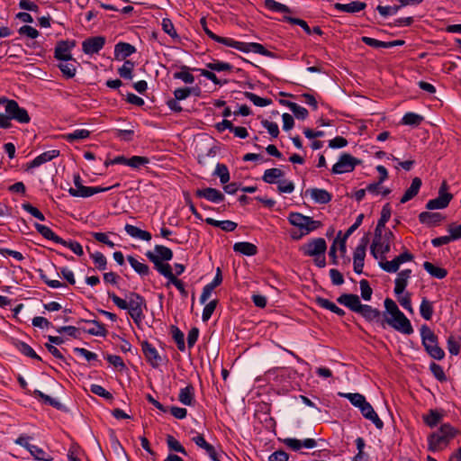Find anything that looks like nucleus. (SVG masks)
<instances>
[{
    "label": "nucleus",
    "instance_id": "5fc2aeb1",
    "mask_svg": "<svg viewBox=\"0 0 461 461\" xmlns=\"http://www.w3.org/2000/svg\"><path fill=\"white\" fill-rule=\"evenodd\" d=\"M154 253L161 260L166 262L171 260L173 258V251L171 249L163 246V245H156L154 247Z\"/></svg>",
    "mask_w": 461,
    "mask_h": 461
},
{
    "label": "nucleus",
    "instance_id": "1a4fd4ad",
    "mask_svg": "<svg viewBox=\"0 0 461 461\" xmlns=\"http://www.w3.org/2000/svg\"><path fill=\"white\" fill-rule=\"evenodd\" d=\"M75 40H61L55 46L54 58L60 61H73L77 63L76 59L72 57L71 50L76 47Z\"/></svg>",
    "mask_w": 461,
    "mask_h": 461
},
{
    "label": "nucleus",
    "instance_id": "dca6fc26",
    "mask_svg": "<svg viewBox=\"0 0 461 461\" xmlns=\"http://www.w3.org/2000/svg\"><path fill=\"white\" fill-rule=\"evenodd\" d=\"M337 302L356 313L363 304L358 295L354 294H342L337 298Z\"/></svg>",
    "mask_w": 461,
    "mask_h": 461
},
{
    "label": "nucleus",
    "instance_id": "58836bf2",
    "mask_svg": "<svg viewBox=\"0 0 461 461\" xmlns=\"http://www.w3.org/2000/svg\"><path fill=\"white\" fill-rule=\"evenodd\" d=\"M461 348V337L459 335L451 334L447 339V348L450 355L457 356Z\"/></svg>",
    "mask_w": 461,
    "mask_h": 461
},
{
    "label": "nucleus",
    "instance_id": "a211bd4d",
    "mask_svg": "<svg viewBox=\"0 0 461 461\" xmlns=\"http://www.w3.org/2000/svg\"><path fill=\"white\" fill-rule=\"evenodd\" d=\"M359 411L361 414L366 420H371L377 429H382L384 428V422L378 417L372 405L366 400L364 402V404L360 407Z\"/></svg>",
    "mask_w": 461,
    "mask_h": 461
},
{
    "label": "nucleus",
    "instance_id": "a19ab883",
    "mask_svg": "<svg viewBox=\"0 0 461 461\" xmlns=\"http://www.w3.org/2000/svg\"><path fill=\"white\" fill-rule=\"evenodd\" d=\"M339 395L348 399L353 406L358 409H360L366 400V397L359 393H339Z\"/></svg>",
    "mask_w": 461,
    "mask_h": 461
},
{
    "label": "nucleus",
    "instance_id": "f704fd0d",
    "mask_svg": "<svg viewBox=\"0 0 461 461\" xmlns=\"http://www.w3.org/2000/svg\"><path fill=\"white\" fill-rule=\"evenodd\" d=\"M284 176H285L284 171H282L280 168L273 167V168L265 170V172L262 176V180L265 183L270 184V185L278 184L279 180H277V179L283 177Z\"/></svg>",
    "mask_w": 461,
    "mask_h": 461
},
{
    "label": "nucleus",
    "instance_id": "09e8293b",
    "mask_svg": "<svg viewBox=\"0 0 461 461\" xmlns=\"http://www.w3.org/2000/svg\"><path fill=\"white\" fill-rule=\"evenodd\" d=\"M166 442L167 447L170 451H175L181 453L185 456L187 455L185 448L182 446V444L172 435H167Z\"/></svg>",
    "mask_w": 461,
    "mask_h": 461
},
{
    "label": "nucleus",
    "instance_id": "a878e982",
    "mask_svg": "<svg viewBox=\"0 0 461 461\" xmlns=\"http://www.w3.org/2000/svg\"><path fill=\"white\" fill-rule=\"evenodd\" d=\"M422 181L420 177L416 176L412 179L410 187L405 191L402 198L400 199L401 203H405L408 201L414 198L421 187Z\"/></svg>",
    "mask_w": 461,
    "mask_h": 461
},
{
    "label": "nucleus",
    "instance_id": "37998d69",
    "mask_svg": "<svg viewBox=\"0 0 461 461\" xmlns=\"http://www.w3.org/2000/svg\"><path fill=\"white\" fill-rule=\"evenodd\" d=\"M134 62L125 59L123 65L118 69V74L121 77L131 80L133 78Z\"/></svg>",
    "mask_w": 461,
    "mask_h": 461
},
{
    "label": "nucleus",
    "instance_id": "c85d7f7f",
    "mask_svg": "<svg viewBox=\"0 0 461 461\" xmlns=\"http://www.w3.org/2000/svg\"><path fill=\"white\" fill-rule=\"evenodd\" d=\"M306 192H310L314 202L320 204L329 203L332 200V194L325 189L312 188Z\"/></svg>",
    "mask_w": 461,
    "mask_h": 461
},
{
    "label": "nucleus",
    "instance_id": "79ce46f5",
    "mask_svg": "<svg viewBox=\"0 0 461 461\" xmlns=\"http://www.w3.org/2000/svg\"><path fill=\"white\" fill-rule=\"evenodd\" d=\"M170 330H171L172 339L176 342L178 350L181 352H184L185 350L184 333L179 330L178 327H176L175 325H172Z\"/></svg>",
    "mask_w": 461,
    "mask_h": 461
},
{
    "label": "nucleus",
    "instance_id": "0eeeda50",
    "mask_svg": "<svg viewBox=\"0 0 461 461\" xmlns=\"http://www.w3.org/2000/svg\"><path fill=\"white\" fill-rule=\"evenodd\" d=\"M32 438L26 434H21L15 440L14 443L26 448L31 455L34 457V459L39 461H52L53 457L47 454L42 448L39 447L36 445H32L30 443V440Z\"/></svg>",
    "mask_w": 461,
    "mask_h": 461
},
{
    "label": "nucleus",
    "instance_id": "aec40b11",
    "mask_svg": "<svg viewBox=\"0 0 461 461\" xmlns=\"http://www.w3.org/2000/svg\"><path fill=\"white\" fill-rule=\"evenodd\" d=\"M418 218L421 224L427 225L428 227L438 226L445 220V216L440 212H421Z\"/></svg>",
    "mask_w": 461,
    "mask_h": 461
},
{
    "label": "nucleus",
    "instance_id": "680f3d73",
    "mask_svg": "<svg viewBox=\"0 0 461 461\" xmlns=\"http://www.w3.org/2000/svg\"><path fill=\"white\" fill-rule=\"evenodd\" d=\"M429 370L432 373V375H434V377L437 380H438L439 382L447 381V375L444 372L443 367L440 365H438L435 362H431L429 365Z\"/></svg>",
    "mask_w": 461,
    "mask_h": 461
},
{
    "label": "nucleus",
    "instance_id": "8fccbe9b",
    "mask_svg": "<svg viewBox=\"0 0 461 461\" xmlns=\"http://www.w3.org/2000/svg\"><path fill=\"white\" fill-rule=\"evenodd\" d=\"M90 136V131L86 129H77L73 132L64 135V139L68 142H74L79 140L87 139Z\"/></svg>",
    "mask_w": 461,
    "mask_h": 461
},
{
    "label": "nucleus",
    "instance_id": "bf43d9fd",
    "mask_svg": "<svg viewBox=\"0 0 461 461\" xmlns=\"http://www.w3.org/2000/svg\"><path fill=\"white\" fill-rule=\"evenodd\" d=\"M400 5H377L376 11L383 16L387 17L391 15H394L398 13V11L401 9Z\"/></svg>",
    "mask_w": 461,
    "mask_h": 461
},
{
    "label": "nucleus",
    "instance_id": "f03ea898",
    "mask_svg": "<svg viewBox=\"0 0 461 461\" xmlns=\"http://www.w3.org/2000/svg\"><path fill=\"white\" fill-rule=\"evenodd\" d=\"M457 433L458 429L454 428L451 424H442L437 431L428 436V450L429 452H438L445 449Z\"/></svg>",
    "mask_w": 461,
    "mask_h": 461
},
{
    "label": "nucleus",
    "instance_id": "393cba45",
    "mask_svg": "<svg viewBox=\"0 0 461 461\" xmlns=\"http://www.w3.org/2000/svg\"><path fill=\"white\" fill-rule=\"evenodd\" d=\"M420 337H421V344L426 348V346L434 347V345L438 344V336L434 333V331L426 324H423L420 329Z\"/></svg>",
    "mask_w": 461,
    "mask_h": 461
},
{
    "label": "nucleus",
    "instance_id": "9b49d317",
    "mask_svg": "<svg viewBox=\"0 0 461 461\" xmlns=\"http://www.w3.org/2000/svg\"><path fill=\"white\" fill-rule=\"evenodd\" d=\"M359 164H361L360 159L353 157L348 153H343L340 155L338 162L333 165L331 172L333 174L352 172Z\"/></svg>",
    "mask_w": 461,
    "mask_h": 461
},
{
    "label": "nucleus",
    "instance_id": "bb28decb",
    "mask_svg": "<svg viewBox=\"0 0 461 461\" xmlns=\"http://www.w3.org/2000/svg\"><path fill=\"white\" fill-rule=\"evenodd\" d=\"M34 228L46 240H52L57 244L64 243V239L57 235L50 227L35 222Z\"/></svg>",
    "mask_w": 461,
    "mask_h": 461
},
{
    "label": "nucleus",
    "instance_id": "774afa93",
    "mask_svg": "<svg viewBox=\"0 0 461 461\" xmlns=\"http://www.w3.org/2000/svg\"><path fill=\"white\" fill-rule=\"evenodd\" d=\"M219 301L217 299H214L211 302H209L203 308V313H202V320L203 321H207L211 319L213 312L215 311L217 304Z\"/></svg>",
    "mask_w": 461,
    "mask_h": 461
},
{
    "label": "nucleus",
    "instance_id": "f257e3e1",
    "mask_svg": "<svg viewBox=\"0 0 461 461\" xmlns=\"http://www.w3.org/2000/svg\"><path fill=\"white\" fill-rule=\"evenodd\" d=\"M108 297L121 310H127L129 315L136 325H140L144 319V310H147V303L145 298L136 293L129 292L126 299H122L113 292L107 293Z\"/></svg>",
    "mask_w": 461,
    "mask_h": 461
},
{
    "label": "nucleus",
    "instance_id": "69168bd1",
    "mask_svg": "<svg viewBox=\"0 0 461 461\" xmlns=\"http://www.w3.org/2000/svg\"><path fill=\"white\" fill-rule=\"evenodd\" d=\"M361 298L364 301H370L373 294V289L371 288L369 282L366 279H362L359 282Z\"/></svg>",
    "mask_w": 461,
    "mask_h": 461
},
{
    "label": "nucleus",
    "instance_id": "0e129e2a",
    "mask_svg": "<svg viewBox=\"0 0 461 461\" xmlns=\"http://www.w3.org/2000/svg\"><path fill=\"white\" fill-rule=\"evenodd\" d=\"M379 267L387 273H396L399 270L400 264L397 261L396 258H394L391 261H383V259L379 262Z\"/></svg>",
    "mask_w": 461,
    "mask_h": 461
},
{
    "label": "nucleus",
    "instance_id": "7ed1b4c3",
    "mask_svg": "<svg viewBox=\"0 0 461 461\" xmlns=\"http://www.w3.org/2000/svg\"><path fill=\"white\" fill-rule=\"evenodd\" d=\"M221 44L234 48L244 53L254 52L268 58L276 57V53L267 50L262 44L258 42H242L235 41L232 38L225 37L224 40H221Z\"/></svg>",
    "mask_w": 461,
    "mask_h": 461
},
{
    "label": "nucleus",
    "instance_id": "f8f14e48",
    "mask_svg": "<svg viewBox=\"0 0 461 461\" xmlns=\"http://www.w3.org/2000/svg\"><path fill=\"white\" fill-rule=\"evenodd\" d=\"M106 42L104 36H94L86 38L82 42V50L86 55L98 54L99 51L104 48Z\"/></svg>",
    "mask_w": 461,
    "mask_h": 461
},
{
    "label": "nucleus",
    "instance_id": "72a5a7b5",
    "mask_svg": "<svg viewBox=\"0 0 461 461\" xmlns=\"http://www.w3.org/2000/svg\"><path fill=\"white\" fill-rule=\"evenodd\" d=\"M394 239V234L390 230H385L384 233V240L380 243L377 248V253L380 252L382 257L381 258H384V255L390 252L391 250V243Z\"/></svg>",
    "mask_w": 461,
    "mask_h": 461
},
{
    "label": "nucleus",
    "instance_id": "20e7f679",
    "mask_svg": "<svg viewBox=\"0 0 461 461\" xmlns=\"http://www.w3.org/2000/svg\"><path fill=\"white\" fill-rule=\"evenodd\" d=\"M73 181H74L75 188L70 187L68 189V194L74 197L86 198V197H90L94 194L106 192L114 187L120 186V184L117 183L113 185L107 186V187H102V186L87 187V186L82 185V179H81V176H79V174L74 175Z\"/></svg>",
    "mask_w": 461,
    "mask_h": 461
},
{
    "label": "nucleus",
    "instance_id": "c9c22d12",
    "mask_svg": "<svg viewBox=\"0 0 461 461\" xmlns=\"http://www.w3.org/2000/svg\"><path fill=\"white\" fill-rule=\"evenodd\" d=\"M15 348L17 350L24 355L25 357H28L32 359H35L38 361H42V358L34 351V349L26 342L23 341H16L14 343Z\"/></svg>",
    "mask_w": 461,
    "mask_h": 461
},
{
    "label": "nucleus",
    "instance_id": "ea45409f",
    "mask_svg": "<svg viewBox=\"0 0 461 461\" xmlns=\"http://www.w3.org/2000/svg\"><path fill=\"white\" fill-rule=\"evenodd\" d=\"M420 316L426 320L430 321L434 313L433 303L423 297L420 305Z\"/></svg>",
    "mask_w": 461,
    "mask_h": 461
},
{
    "label": "nucleus",
    "instance_id": "6e6d98bb",
    "mask_svg": "<svg viewBox=\"0 0 461 461\" xmlns=\"http://www.w3.org/2000/svg\"><path fill=\"white\" fill-rule=\"evenodd\" d=\"M90 258L98 270L104 271L107 268V259L102 252L90 253Z\"/></svg>",
    "mask_w": 461,
    "mask_h": 461
},
{
    "label": "nucleus",
    "instance_id": "6e6552de",
    "mask_svg": "<svg viewBox=\"0 0 461 461\" xmlns=\"http://www.w3.org/2000/svg\"><path fill=\"white\" fill-rule=\"evenodd\" d=\"M5 103V113L11 115L12 120L20 123H29L31 117L25 108L20 107L18 103L13 99L3 98Z\"/></svg>",
    "mask_w": 461,
    "mask_h": 461
},
{
    "label": "nucleus",
    "instance_id": "2f4dec72",
    "mask_svg": "<svg viewBox=\"0 0 461 461\" xmlns=\"http://www.w3.org/2000/svg\"><path fill=\"white\" fill-rule=\"evenodd\" d=\"M233 250L248 257L255 256L258 253L257 246L247 241L236 242L233 245Z\"/></svg>",
    "mask_w": 461,
    "mask_h": 461
},
{
    "label": "nucleus",
    "instance_id": "de8ad7c7",
    "mask_svg": "<svg viewBox=\"0 0 461 461\" xmlns=\"http://www.w3.org/2000/svg\"><path fill=\"white\" fill-rule=\"evenodd\" d=\"M213 175L217 176L220 178V182L222 185L227 184L230 178L228 167L222 163H218L216 165Z\"/></svg>",
    "mask_w": 461,
    "mask_h": 461
},
{
    "label": "nucleus",
    "instance_id": "ddd939ff",
    "mask_svg": "<svg viewBox=\"0 0 461 461\" xmlns=\"http://www.w3.org/2000/svg\"><path fill=\"white\" fill-rule=\"evenodd\" d=\"M326 249L327 243L323 238L312 239L302 248L303 254L308 257L319 256L325 253Z\"/></svg>",
    "mask_w": 461,
    "mask_h": 461
},
{
    "label": "nucleus",
    "instance_id": "b1692460",
    "mask_svg": "<svg viewBox=\"0 0 461 461\" xmlns=\"http://www.w3.org/2000/svg\"><path fill=\"white\" fill-rule=\"evenodd\" d=\"M366 4L361 1H352L348 4L335 3L333 8L338 12L356 14L365 10Z\"/></svg>",
    "mask_w": 461,
    "mask_h": 461
},
{
    "label": "nucleus",
    "instance_id": "473e14b6",
    "mask_svg": "<svg viewBox=\"0 0 461 461\" xmlns=\"http://www.w3.org/2000/svg\"><path fill=\"white\" fill-rule=\"evenodd\" d=\"M124 230L126 233L132 238L140 239L145 241H149L152 238L149 231L140 230V228L131 224L127 223L124 227Z\"/></svg>",
    "mask_w": 461,
    "mask_h": 461
},
{
    "label": "nucleus",
    "instance_id": "6ab92c4d",
    "mask_svg": "<svg viewBox=\"0 0 461 461\" xmlns=\"http://www.w3.org/2000/svg\"><path fill=\"white\" fill-rule=\"evenodd\" d=\"M357 313L361 315L366 321H375L379 323V325L381 326V321L383 319L381 317V312L378 309L373 308L371 305L368 304H362V306L360 307Z\"/></svg>",
    "mask_w": 461,
    "mask_h": 461
},
{
    "label": "nucleus",
    "instance_id": "3c124183",
    "mask_svg": "<svg viewBox=\"0 0 461 461\" xmlns=\"http://www.w3.org/2000/svg\"><path fill=\"white\" fill-rule=\"evenodd\" d=\"M58 68L66 79L73 78L76 76L77 67L73 63H68V61L61 62L58 65Z\"/></svg>",
    "mask_w": 461,
    "mask_h": 461
},
{
    "label": "nucleus",
    "instance_id": "412c9836",
    "mask_svg": "<svg viewBox=\"0 0 461 461\" xmlns=\"http://www.w3.org/2000/svg\"><path fill=\"white\" fill-rule=\"evenodd\" d=\"M411 269H403L401 272L398 273L397 277L394 280V294L395 295H401L403 294L404 290L406 289L409 279L411 276Z\"/></svg>",
    "mask_w": 461,
    "mask_h": 461
},
{
    "label": "nucleus",
    "instance_id": "c03bdc74",
    "mask_svg": "<svg viewBox=\"0 0 461 461\" xmlns=\"http://www.w3.org/2000/svg\"><path fill=\"white\" fill-rule=\"evenodd\" d=\"M423 116L412 112H409L403 115L402 119V124L417 127L423 122Z\"/></svg>",
    "mask_w": 461,
    "mask_h": 461
},
{
    "label": "nucleus",
    "instance_id": "423d86ee",
    "mask_svg": "<svg viewBox=\"0 0 461 461\" xmlns=\"http://www.w3.org/2000/svg\"><path fill=\"white\" fill-rule=\"evenodd\" d=\"M448 189L449 185L446 180H443L438 189V196L428 201L426 209L431 211L447 208L453 199V194L448 192Z\"/></svg>",
    "mask_w": 461,
    "mask_h": 461
},
{
    "label": "nucleus",
    "instance_id": "052dcab7",
    "mask_svg": "<svg viewBox=\"0 0 461 461\" xmlns=\"http://www.w3.org/2000/svg\"><path fill=\"white\" fill-rule=\"evenodd\" d=\"M90 392L95 395L103 397L104 399L112 402L113 400V394L105 390L102 385L91 384Z\"/></svg>",
    "mask_w": 461,
    "mask_h": 461
},
{
    "label": "nucleus",
    "instance_id": "4c0bfd02",
    "mask_svg": "<svg viewBox=\"0 0 461 461\" xmlns=\"http://www.w3.org/2000/svg\"><path fill=\"white\" fill-rule=\"evenodd\" d=\"M127 260L134 271L140 276L143 277L149 275L150 270L148 265L139 262L133 256H128Z\"/></svg>",
    "mask_w": 461,
    "mask_h": 461
},
{
    "label": "nucleus",
    "instance_id": "39448f33",
    "mask_svg": "<svg viewBox=\"0 0 461 461\" xmlns=\"http://www.w3.org/2000/svg\"><path fill=\"white\" fill-rule=\"evenodd\" d=\"M386 324L391 326L395 330L405 335H411L414 331L410 320L405 316V314L402 312L395 314L391 318H384V320L381 321V327L383 329H385Z\"/></svg>",
    "mask_w": 461,
    "mask_h": 461
},
{
    "label": "nucleus",
    "instance_id": "f3484780",
    "mask_svg": "<svg viewBox=\"0 0 461 461\" xmlns=\"http://www.w3.org/2000/svg\"><path fill=\"white\" fill-rule=\"evenodd\" d=\"M59 156V150L58 149H51L45 151L39 156H37L35 158H33L32 161L26 164V170H30L34 167H38L41 166L42 164L49 162L52 160L53 158H56Z\"/></svg>",
    "mask_w": 461,
    "mask_h": 461
},
{
    "label": "nucleus",
    "instance_id": "e433bc0d",
    "mask_svg": "<svg viewBox=\"0 0 461 461\" xmlns=\"http://www.w3.org/2000/svg\"><path fill=\"white\" fill-rule=\"evenodd\" d=\"M423 268L433 277L443 279L447 276V270L444 267H437L431 262L425 261Z\"/></svg>",
    "mask_w": 461,
    "mask_h": 461
},
{
    "label": "nucleus",
    "instance_id": "13d9d810",
    "mask_svg": "<svg viewBox=\"0 0 461 461\" xmlns=\"http://www.w3.org/2000/svg\"><path fill=\"white\" fill-rule=\"evenodd\" d=\"M283 20L288 23L300 26L301 28H303L306 34H312V29L304 20L291 16H284Z\"/></svg>",
    "mask_w": 461,
    "mask_h": 461
},
{
    "label": "nucleus",
    "instance_id": "864d4df0",
    "mask_svg": "<svg viewBox=\"0 0 461 461\" xmlns=\"http://www.w3.org/2000/svg\"><path fill=\"white\" fill-rule=\"evenodd\" d=\"M244 96L258 107L267 106L273 103L272 99L260 97L252 92H244Z\"/></svg>",
    "mask_w": 461,
    "mask_h": 461
},
{
    "label": "nucleus",
    "instance_id": "4468645a",
    "mask_svg": "<svg viewBox=\"0 0 461 461\" xmlns=\"http://www.w3.org/2000/svg\"><path fill=\"white\" fill-rule=\"evenodd\" d=\"M141 350L147 362L153 367L157 368L160 366L162 358L156 348L148 340L141 342Z\"/></svg>",
    "mask_w": 461,
    "mask_h": 461
},
{
    "label": "nucleus",
    "instance_id": "7c9ffc66",
    "mask_svg": "<svg viewBox=\"0 0 461 461\" xmlns=\"http://www.w3.org/2000/svg\"><path fill=\"white\" fill-rule=\"evenodd\" d=\"M178 400L181 403L192 406L194 403V387L190 384L180 389Z\"/></svg>",
    "mask_w": 461,
    "mask_h": 461
},
{
    "label": "nucleus",
    "instance_id": "cd10ccee",
    "mask_svg": "<svg viewBox=\"0 0 461 461\" xmlns=\"http://www.w3.org/2000/svg\"><path fill=\"white\" fill-rule=\"evenodd\" d=\"M173 68H179L180 71L175 72L173 77L175 79L182 80L185 84H193L194 82V77L191 74L190 71H194V68H189L185 65H173Z\"/></svg>",
    "mask_w": 461,
    "mask_h": 461
},
{
    "label": "nucleus",
    "instance_id": "5701e85b",
    "mask_svg": "<svg viewBox=\"0 0 461 461\" xmlns=\"http://www.w3.org/2000/svg\"><path fill=\"white\" fill-rule=\"evenodd\" d=\"M135 52L136 48L128 42L120 41L114 46V59L116 60H125Z\"/></svg>",
    "mask_w": 461,
    "mask_h": 461
},
{
    "label": "nucleus",
    "instance_id": "4d7b16f0",
    "mask_svg": "<svg viewBox=\"0 0 461 461\" xmlns=\"http://www.w3.org/2000/svg\"><path fill=\"white\" fill-rule=\"evenodd\" d=\"M307 217L300 212H290L288 215V221L290 224L298 227L301 230H303V225L305 221H307Z\"/></svg>",
    "mask_w": 461,
    "mask_h": 461
},
{
    "label": "nucleus",
    "instance_id": "9d476101",
    "mask_svg": "<svg viewBox=\"0 0 461 461\" xmlns=\"http://www.w3.org/2000/svg\"><path fill=\"white\" fill-rule=\"evenodd\" d=\"M17 381L23 390L25 391V393L32 395L34 398L42 401L44 404L50 405L57 410L62 409V404L56 399L50 397L48 394H45L40 390H34L33 392H31L28 389V384L25 381V379L22 375H18Z\"/></svg>",
    "mask_w": 461,
    "mask_h": 461
},
{
    "label": "nucleus",
    "instance_id": "2eb2a0df",
    "mask_svg": "<svg viewBox=\"0 0 461 461\" xmlns=\"http://www.w3.org/2000/svg\"><path fill=\"white\" fill-rule=\"evenodd\" d=\"M197 198H204L212 203H221L225 199L224 194L218 189L212 187H206L203 189H197L194 193Z\"/></svg>",
    "mask_w": 461,
    "mask_h": 461
},
{
    "label": "nucleus",
    "instance_id": "c756f323",
    "mask_svg": "<svg viewBox=\"0 0 461 461\" xmlns=\"http://www.w3.org/2000/svg\"><path fill=\"white\" fill-rule=\"evenodd\" d=\"M443 411L430 409L429 412L422 416L424 423L429 428H435L443 419Z\"/></svg>",
    "mask_w": 461,
    "mask_h": 461
},
{
    "label": "nucleus",
    "instance_id": "a18cd8bd",
    "mask_svg": "<svg viewBox=\"0 0 461 461\" xmlns=\"http://www.w3.org/2000/svg\"><path fill=\"white\" fill-rule=\"evenodd\" d=\"M88 323H92L96 326V328H91L88 330H83L85 332L93 336H100L105 337L108 333V330L105 329L104 324L96 320L88 321Z\"/></svg>",
    "mask_w": 461,
    "mask_h": 461
},
{
    "label": "nucleus",
    "instance_id": "603ef678",
    "mask_svg": "<svg viewBox=\"0 0 461 461\" xmlns=\"http://www.w3.org/2000/svg\"><path fill=\"white\" fill-rule=\"evenodd\" d=\"M264 6L276 13H291V9L287 5L275 0H265Z\"/></svg>",
    "mask_w": 461,
    "mask_h": 461
},
{
    "label": "nucleus",
    "instance_id": "4be33fe9",
    "mask_svg": "<svg viewBox=\"0 0 461 461\" xmlns=\"http://www.w3.org/2000/svg\"><path fill=\"white\" fill-rule=\"evenodd\" d=\"M285 446L294 451H299L303 447L306 448H313L317 445V441L314 438H305L303 440L287 438L284 440Z\"/></svg>",
    "mask_w": 461,
    "mask_h": 461
},
{
    "label": "nucleus",
    "instance_id": "338daca9",
    "mask_svg": "<svg viewBox=\"0 0 461 461\" xmlns=\"http://www.w3.org/2000/svg\"><path fill=\"white\" fill-rule=\"evenodd\" d=\"M427 354L436 359V360H441L445 357V352L444 350L438 345H434V347L426 346L424 348Z\"/></svg>",
    "mask_w": 461,
    "mask_h": 461
},
{
    "label": "nucleus",
    "instance_id": "e2e57ef3",
    "mask_svg": "<svg viewBox=\"0 0 461 461\" xmlns=\"http://www.w3.org/2000/svg\"><path fill=\"white\" fill-rule=\"evenodd\" d=\"M162 30L173 39H178L179 36L175 29L172 21L169 18H163L161 23Z\"/></svg>",
    "mask_w": 461,
    "mask_h": 461
},
{
    "label": "nucleus",
    "instance_id": "49530a36",
    "mask_svg": "<svg viewBox=\"0 0 461 461\" xmlns=\"http://www.w3.org/2000/svg\"><path fill=\"white\" fill-rule=\"evenodd\" d=\"M192 441L199 447L205 450L206 454L210 456L215 451L214 447L208 443L203 434H197L196 436L192 438Z\"/></svg>",
    "mask_w": 461,
    "mask_h": 461
}]
</instances>
